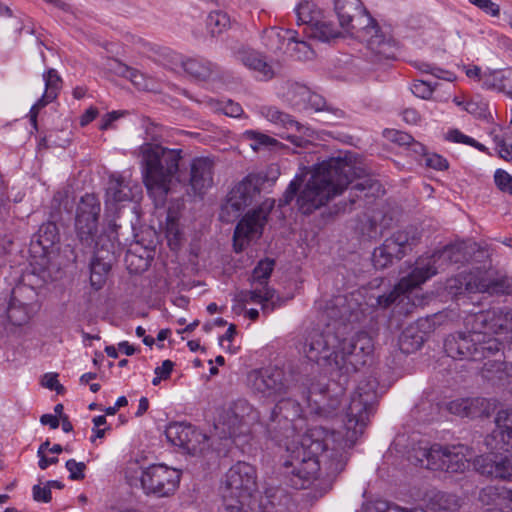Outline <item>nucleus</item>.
I'll use <instances>...</instances> for the list:
<instances>
[{
    "mask_svg": "<svg viewBox=\"0 0 512 512\" xmlns=\"http://www.w3.org/2000/svg\"><path fill=\"white\" fill-rule=\"evenodd\" d=\"M437 83H432L425 80H415L411 91L412 93L422 99H430L435 91Z\"/></svg>",
    "mask_w": 512,
    "mask_h": 512,
    "instance_id": "8fccbe9b",
    "label": "nucleus"
},
{
    "mask_svg": "<svg viewBox=\"0 0 512 512\" xmlns=\"http://www.w3.org/2000/svg\"><path fill=\"white\" fill-rule=\"evenodd\" d=\"M262 183L263 179L255 174H249L237 183L221 206L220 220L230 223L238 219L246 207L251 205L256 196L260 194V184Z\"/></svg>",
    "mask_w": 512,
    "mask_h": 512,
    "instance_id": "4468645a",
    "label": "nucleus"
},
{
    "mask_svg": "<svg viewBox=\"0 0 512 512\" xmlns=\"http://www.w3.org/2000/svg\"><path fill=\"white\" fill-rule=\"evenodd\" d=\"M214 161L209 157H196L190 163L187 179L177 176L179 182L189 186L193 194L203 195L213 185Z\"/></svg>",
    "mask_w": 512,
    "mask_h": 512,
    "instance_id": "6ab92c4d",
    "label": "nucleus"
},
{
    "mask_svg": "<svg viewBox=\"0 0 512 512\" xmlns=\"http://www.w3.org/2000/svg\"><path fill=\"white\" fill-rule=\"evenodd\" d=\"M334 10L340 27L346 31H355L367 49L381 59L384 35L361 0H334Z\"/></svg>",
    "mask_w": 512,
    "mask_h": 512,
    "instance_id": "1a4fd4ad",
    "label": "nucleus"
},
{
    "mask_svg": "<svg viewBox=\"0 0 512 512\" xmlns=\"http://www.w3.org/2000/svg\"><path fill=\"white\" fill-rule=\"evenodd\" d=\"M100 211L99 199L94 194L87 193L81 197L75 216V232L79 242L95 253L90 264V285L95 291L104 287L111 268L101 254L104 245L100 244L101 235L98 230Z\"/></svg>",
    "mask_w": 512,
    "mask_h": 512,
    "instance_id": "39448f33",
    "label": "nucleus"
},
{
    "mask_svg": "<svg viewBox=\"0 0 512 512\" xmlns=\"http://www.w3.org/2000/svg\"><path fill=\"white\" fill-rule=\"evenodd\" d=\"M482 376L487 380L502 379L505 374L504 361L501 359L488 360L481 369Z\"/></svg>",
    "mask_w": 512,
    "mask_h": 512,
    "instance_id": "09e8293b",
    "label": "nucleus"
},
{
    "mask_svg": "<svg viewBox=\"0 0 512 512\" xmlns=\"http://www.w3.org/2000/svg\"><path fill=\"white\" fill-rule=\"evenodd\" d=\"M173 59L187 75L198 81H206L218 72L217 65L202 57L184 58L175 54Z\"/></svg>",
    "mask_w": 512,
    "mask_h": 512,
    "instance_id": "a878e982",
    "label": "nucleus"
},
{
    "mask_svg": "<svg viewBox=\"0 0 512 512\" xmlns=\"http://www.w3.org/2000/svg\"><path fill=\"white\" fill-rule=\"evenodd\" d=\"M495 337L501 340V351L504 349V341L512 342V310H496Z\"/></svg>",
    "mask_w": 512,
    "mask_h": 512,
    "instance_id": "f704fd0d",
    "label": "nucleus"
},
{
    "mask_svg": "<svg viewBox=\"0 0 512 512\" xmlns=\"http://www.w3.org/2000/svg\"><path fill=\"white\" fill-rule=\"evenodd\" d=\"M468 404L470 418L488 417L496 408L494 401L481 397L468 398Z\"/></svg>",
    "mask_w": 512,
    "mask_h": 512,
    "instance_id": "ea45409f",
    "label": "nucleus"
},
{
    "mask_svg": "<svg viewBox=\"0 0 512 512\" xmlns=\"http://www.w3.org/2000/svg\"><path fill=\"white\" fill-rule=\"evenodd\" d=\"M402 54L401 43L392 36H386V60H398Z\"/></svg>",
    "mask_w": 512,
    "mask_h": 512,
    "instance_id": "13d9d810",
    "label": "nucleus"
},
{
    "mask_svg": "<svg viewBox=\"0 0 512 512\" xmlns=\"http://www.w3.org/2000/svg\"><path fill=\"white\" fill-rule=\"evenodd\" d=\"M240 301L252 302L262 305L263 312H271L276 308L275 299L278 300L275 289L271 287L252 286L249 291H242L239 295Z\"/></svg>",
    "mask_w": 512,
    "mask_h": 512,
    "instance_id": "7c9ffc66",
    "label": "nucleus"
},
{
    "mask_svg": "<svg viewBox=\"0 0 512 512\" xmlns=\"http://www.w3.org/2000/svg\"><path fill=\"white\" fill-rule=\"evenodd\" d=\"M447 409L451 414H455L461 417H468V398H459L449 402Z\"/></svg>",
    "mask_w": 512,
    "mask_h": 512,
    "instance_id": "bf43d9fd",
    "label": "nucleus"
},
{
    "mask_svg": "<svg viewBox=\"0 0 512 512\" xmlns=\"http://www.w3.org/2000/svg\"><path fill=\"white\" fill-rule=\"evenodd\" d=\"M422 500L431 512H460L462 506L460 497L435 488L428 489Z\"/></svg>",
    "mask_w": 512,
    "mask_h": 512,
    "instance_id": "bb28decb",
    "label": "nucleus"
},
{
    "mask_svg": "<svg viewBox=\"0 0 512 512\" xmlns=\"http://www.w3.org/2000/svg\"><path fill=\"white\" fill-rule=\"evenodd\" d=\"M464 326L466 332L473 337L477 334L482 343L488 341V338H496V310L469 313L464 317Z\"/></svg>",
    "mask_w": 512,
    "mask_h": 512,
    "instance_id": "412c9836",
    "label": "nucleus"
},
{
    "mask_svg": "<svg viewBox=\"0 0 512 512\" xmlns=\"http://www.w3.org/2000/svg\"><path fill=\"white\" fill-rule=\"evenodd\" d=\"M309 29L310 35L321 41H329L339 35L335 25L331 21L326 20L324 15L316 25L311 26Z\"/></svg>",
    "mask_w": 512,
    "mask_h": 512,
    "instance_id": "a19ab883",
    "label": "nucleus"
},
{
    "mask_svg": "<svg viewBox=\"0 0 512 512\" xmlns=\"http://www.w3.org/2000/svg\"><path fill=\"white\" fill-rule=\"evenodd\" d=\"M283 98L296 111L318 112L326 109V101L321 95L298 82L287 83Z\"/></svg>",
    "mask_w": 512,
    "mask_h": 512,
    "instance_id": "a211bd4d",
    "label": "nucleus"
},
{
    "mask_svg": "<svg viewBox=\"0 0 512 512\" xmlns=\"http://www.w3.org/2000/svg\"><path fill=\"white\" fill-rule=\"evenodd\" d=\"M304 387L307 391V398L303 399L301 394L282 396L270 412L266 422V430L268 435L279 444L284 439L298 436L305 427L303 408L299 399L309 402L313 394L319 393L322 395L326 392V388L320 385L311 384L308 386L304 383Z\"/></svg>",
    "mask_w": 512,
    "mask_h": 512,
    "instance_id": "0eeeda50",
    "label": "nucleus"
},
{
    "mask_svg": "<svg viewBox=\"0 0 512 512\" xmlns=\"http://www.w3.org/2000/svg\"><path fill=\"white\" fill-rule=\"evenodd\" d=\"M295 12L297 16V24L305 25L307 28L316 25L324 15L322 9H320L316 3L308 0L300 2L296 7Z\"/></svg>",
    "mask_w": 512,
    "mask_h": 512,
    "instance_id": "2f4dec72",
    "label": "nucleus"
},
{
    "mask_svg": "<svg viewBox=\"0 0 512 512\" xmlns=\"http://www.w3.org/2000/svg\"><path fill=\"white\" fill-rule=\"evenodd\" d=\"M66 469L69 471V479L82 480L85 477L84 471L86 465L84 462H77L75 459H69L65 464Z\"/></svg>",
    "mask_w": 512,
    "mask_h": 512,
    "instance_id": "4d7b16f0",
    "label": "nucleus"
},
{
    "mask_svg": "<svg viewBox=\"0 0 512 512\" xmlns=\"http://www.w3.org/2000/svg\"><path fill=\"white\" fill-rule=\"evenodd\" d=\"M469 2L493 17H497L500 14L499 5L491 0H469Z\"/></svg>",
    "mask_w": 512,
    "mask_h": 512,
    "instance_id": "680f3d73",
    "label": "nucleus"
},
{
    "mask_svg": "<svg viewBox=\"0 0 512 512\" xmlns=\"http://www.w3.org/2000/svg\"><path fill=\"white\" fill-rule=\"evenodd\" d=\"M420 239L418 229L410 226L393 233L386 239V266L392 258L401 259Z\"/></svg>",
    "mask_w": 512,
    "mask_h": 512,
    "instance_id": "b1692460",
    "label": "nucleus"
},
{
    "mask_svg": "<svg viewBox=\"0 0 512 512\" xmlns=\"http://www.w3.org/2000/svg\"><path fill=\"white\" fill-rule=\"evenodd\" d=\"M59 231L55 223L47 222L40 226L36 235L32 240V244H37L47 253L53 246L59 242Z\"/></svg>",
    "mask_w": 512,
    "mask_h": 512,
    "instance_id": "473e14b6",
    "label": "nucleus"
},
{
    "mask_svg": "<svg viewBox=\"0 0 512 512\" xmlns=\"http://www.w3.org/2000/svg\"><path fill=\"white\" fill-rule=\"evenodd\" d=\"M349 325L342 322L327 324L322 330L309 331L301 345L305 357L337 373L348 377L366 363V357L374 349L372 338L366 332L347 337Z\"/></svg>",
    "mask_w": 512,
    "mask_h": 512,
    "instance_id": "f03ea898",
    "label": "nucleus"
},
{
    "mask_svg": "<svg viewBox=\"0 0 512 512\" xmlns=\"http://www.w3.org/2000/svg\"><path fill=\"white\" fill-rule=\"evenodd\" d=\"M215 108L230 117H240L243 113L241 105L230 99L215 101Z\"/></svg>",
    "mask_w": 512,
    "mask_h": 512,
    "instance_id": "3c124183",
    "label": "nucleus"
},
{
    "mask_svg": "<svg viewBox=\"0 0 512 512\" xmlns=\"http://www.w3.org/2000/svg\"><path fill=\"white\" fill-rule=\"evenodd\" d=\"M478 335L473 337L467 332H456L447 336L444 341L446 354L456 360L482 361L501 351L500 338H488L482 343Z\"/></svg>",
    "mask_w": 512,
    "mask_h": 512,
    "instance_id": "ddd939ff",
    "label": "nucleus"
},
{
    "mask_svg": "<svg viewBox=\"0 0 512 512\" xmlns=\"http://www.w3.org/2000/svg\"><path fill=\"white\" fill-rule=\"evenodd\" d=\"M165 435L173 445L191 455L202 454L209 447L208 437L190 424L170 423Z\"/></svg>",
    "mask_w": 512,
    "mask_h": 512,
    "instance_id": "f3484780",
    "label": "nucleus"
},
{
    "mask_svg": "<svg viewBox=\"0 0 512 512\" xmlns=\"http://www.w3.org/2000/svg\"><path fill=\"white\" fill-rule=\"evenodd\" d=\"M32 308L26 303L20 302L15 296L11 298L7 308V318L15 326H22L31 318Z\"/></svg>",
    "mask_w": 512,
    "mask_h": 512,
    "instance_id": "72a5a7b5",
    "label": "nucleus"
},
{
    "mask_svg": "<svg viewBox=\"0 0 512 512\" xmlns=\"http://www.w3.org/2000/svg\"><path fill=\"white\" fill-rule=\"evenodd\" d=\"M498 154L505 160L512 159V133L506 134L502 139L495 138Z\"/></svg>",
    "mask_w": 512,
    "mask_h": 512,
    "instance_id": "6e6d98bb",
    "label": "nucleus"
},
{
    "mask_svg": "<svg viewBox=\"0 0 512 512\" xmlns=\"http://www.w3.org/2000/svg\"><path fill=\"white\" fill-rule=\"evenodd\" d=\"M143 183L155 202L164 204L173 178L179 170L182 159L181 149H172L158 143L145 142L139 147Z\"/></svg>",
    "mask_w": 512,
    "mask_h": 512,
    "instance_id": "20e7f679",
    "label": "nucleus"
},
{
    "mask_svg": "<svg viewBox=\"0 0 512 512\" xmlns=\"http://www.w3.org/2000/svg\"><path fill=\"white\" fill-rule=\"evenodd\" d=\"M445 453L446 446H441L439 444L430 446L425 468L429 470L443 471Z\"/></svg>",
    "mask_w": 512,
    "mask_h": 512,
    "instance_id": "49530a36",
    "label": "nucleus"
},
{
    "mask_svg": "<svg viewBox=\"0 0 512 512\" xmlns=\"http://www.w3.org/2000/svg\"><path fill=\"white\" fill-rule=\"evenodd\" d=\"M469 282L470 289L476 293H486L490 296L509 295L512 293V279L506 275H495L491 271L477 270V277Z\"/></svg>",
    "mask_w": 512,
    "mask_h": 512,
    "instance_id": "aec40b11",
    "label": "nucleus"
},
{
    "mask_svg": "<svg viewBox=\"0 0 512 512\" xmlns=\"http://www.w3.org/2000/svg\"><path fill=\"white\" fill-rule=\"evenodd\" d=\"M428 452L429 447L427 446L414 447L408 452L407 458L412 464L425 468V463L428 460Z\"/></svg>",
    "mask_w": 512,
    "mask_h": 512,
    "instance_id": "864d4df0",
    "label": "nucleus"
},
{
    "mask_svg": "<svg viewBox=\"0 0 512 512\" xmlns=\"http://www.w3.org/2000/svg\"><path fill=\"white\" fill-rule=\"evenodd\" d=\"M125 477L131 486H139L146 496L165 498L178 489L181 472L165 464L140 467L133 463L126 468Z\"/></svg>",
    "mask_w": 512,
    "mask_h": 512,
    "instance_id": "9d476101",
    "label": "nucleus"
},
{
    "mask_svg": "<svg viewBox=\"0 0 512 512\" xmlns=\"http://www.w3.org/2000/svg\"><path fill=\"white\" fill-rule=\"evenodd\" d=\"M206 25L212 35H218L229 27L230 18L228 14L223 11H213L209 13Z\"/></svg>",
    "mask_w": 512,
    "mask_h": 512,
    "instance_id": "a18cd8bd",
    "label": "nucleus"
},
{
    "mask_svg": "<svg viewBox=\"0 0 512 512\" xmlns=\"http://www.w3.org/2000/svg\"><path fill=\"white\" fill-rule=\"evenodd\" d=\"M363 172L352 163L351 156L331 157L318 164L301 190L303 178L296 175L279 199V206L289 205L297 196L298 210L304 215H310L325 206L331 198L341 194L354 179L357 181L351 187V203L355 202L353 191L362 192L367 198L375 196L381 184L370 175L362 176Z\"/></svg>",
    "mask_w": 512,
    "mask_h": 512,
    "instance_id": "f257e3e1",
    "label": "nucleus"
},
{
    "mask_svg": "<svg viewBox=\"0 0 512 512\" xmlns=\"http://www.w3.org/2000/svg\"><path fill=\"white\" fill-rule=\"evenodd\" d=\"M43 80L45 82V91L42 97L31 107L29 112L30 121L34 127H36L39 110L55 100L62 87V79L55 69H49L45 72L43 74Z\"/></svg>",
    "mask_w": 512,
    "mask_h": 512,
    "instance_id": "cd10ccee",
    "label": "nucleus"
},
{
    "mask_svg": "<svg viewBox=\"0 0 512 512\" xmlns=\"http://www.w3.org/2000/svg\"><path fill=\"white\" fill-rule=\"evenodd\" d=\"M474 277H477V270L469 273H463L457 277L451 278L447 282V289L450 294L455 296L462 295L465 293H476V290L470 289L469 282H473Z\"/></svg>",
    "mask_w": 512,
    "mask_h": 512,
    "instance_id": "58836bf2",
    "label": "nucleus"
},
{
    "mask_svg": "<svg viewBox=\"0 0 512 512\" xmlns=\"http://www.w3.org/2000/svg\"><path fill=\"white\" fill-rule=\"evenodd\" d=\"M412 66L417 69L419 72L424 74H431L437 79H442L445 81L452 82L456 79V76L454 73L442 69L432 63L416 60L412 62Z\"/></svg>",
    "mask_w": 512,
    "mask_h": 512,
    "instance_id": "79ce46f5",
    "label": "nucleus"
},
{
    "mask_svg": "<svg viewBox=\"0 0 512 512\" xmlns=\"http://www.w3.org/2000/svg\"><path fill=\"white\" fill-rule=\"evenodd\" d=\"M281 31L283 36H285V42L288 44L294 43L298 47V50L302 51L304 55L307 56V54L310 52V47L305 41L299 40L297 38L298 33L296 31L290 29Z\"/></svg>",
    "mask_w": 512,
    "mask_h": 512,
    "instance_id": "052dcab7",
    "label": "nucleus"
},
{
    "mask_svg": "<svg viewBox=\"0 0 512 512\" xmlns=\"http://www.w3.org/2000/svg\"><path fill=\"white\" fill-rule=\"evenodd\" d=\"M474 466L482 475L512 481V455H481L475 459Z\"/></svg>",
    "mask_w": 512,
    "mask_h": 512,
    "instance_id": "5701e85b",
    "label": "nucleus"
},
{
    "mask_svg": "<svg viewBox=\"0 0 512 512\" xmlns=\"http://www.w3.org/2000/svg\"><path fill=\"white\" fill-rule=\"evenodd\" d=\"M108 69L117 76L126 77L127 73H129V66L122 63L117 59H109L107 62Z\"/></svg>",
    "mask_w": 512,
    "mask_h": 512,
    "instance_id": "0e129e2a",
    "label": "nucleus"
},
{
    "mask_svg": "<svg viewBox=\"0 0 512 512\" xmlns=\"http://www.w3.org/2000/svg\"><path fill=\"white\" fill-rule=\"evenodd\" d=\"M246 134L253 141L251 143V147L255 151L260 149L262 146H275L278 144V141L275 138L260 132L248 131Z\"/></svg>",
    "mask_w": 512,
    "mask_h": 512,
    "instance_id": "603ef678",
    "label": "nucleus"
},
{
    "mask_svg": "<svg viewBox=\"0 0 512 512\" xmlns=\"http://www.w3.org/2000/svg\"><path fill=\"white\" fill-rule=\"evenodd\" d=\"M43 386L50 390H55L58 394L64 392V387L61 385L57 379V374L47 373L43 377L42 381Z\"/></svg>",
    "mask_w": 512,
    "mask_h": 512,
    "instance_id": "69168bd1",
    "label": "nucleus"
},
{
    "mask_svg": "<svg viewBox=\"0 0 512 512\" xmlns=\"http://www.w3.org/2000/svg\"><path fill=\"white\" fill-rule=\"evenodd\" d=\"M262 42L268 50L277 53L283 50L285 36L276 28L267 29L262 35Z\"/></svg>",
    "mask_w": 512,
    "mask_h": 512,
    "instance_id": "de8ad7c7",
    "label": "nucleus"
},
{
    "mask_svg": "<svg viewBox=\"0 0 512 512\" xmlns=\"http://www.w3.org/2000/svg\"><path fill=\"white\" fill-rule=\"evenodd\" d=\"M425 162L428 167L436 170H445L448 168V161L438 154H427Z\"/></svg>",
    "mask_w": 512,
    "mask_h": 512,
    "instance_id": "e2e57ef3",
    "label": "nucleus"
},
{
    "mask_svg": "<svg viewBox=\"0 0 512 512\" xmlns=\"http://www.w3.org/2000/svg\"><path fill=\"white\" fill-rule=\"evenodd\" d=\"M471 456L470 449L465 445L446 446L443 471L448 473L464 472L469 467Z\"/></svg>",
    "mask_w": 512,
    "mask_h": 512,
    "instance_id": "c756f323",
    "label": "nucleus"
},
{
    "mask_svg": "<svg viewBox=\"0 0 512 512\" xmlns=\"http://www.w3.org/2000/svg\"><path fill=\"white\" fill-rule=\"evenodd\" d=\"M465 256L459 245H447L442 250L435 251L431 255H423L415 262V267L409 275L403 277L396 285L394 292L386 295V307L398 299L394 312L402 313L405 306V314L415 308L410 303L408 291L418 287L440 271H444L449 265L460 263Z\"/></svg>",
    "mask_w": 512,
    "mask_h": 512,
    "instance_id": "423d86ee",
    "label": "nucleus"
},
{
    "mask_svg": "<svg viewBox=\"0 0 512 512\" xmlns=\"http://www.w3.org/2000/svg\"><path fill=\"white\" fill-rule=\"evenodd\" d=\"M239 58L246 67L260 72L264 77L271 78L273 76L271 66L258 53L242 52Z\"/></svg>",
    "mask_w": 512,
    "mask_h": 512,
    "instance_id": "e433bc0d",
    "label": "nucleus"
},
{
    "mask_svg": "<svg viewBox=\"0 0 512 512\" xmlns=\"http://www.w3.org/2000/svg\"><path fill=\"white\" fill-rule=\"evenodd\" d=\"M248 386L261 398L278 400L285 395L301 394L307 398V391L299 372L292 368L266 366L248 373Z\"/></svg>",
    "mask_w": 512,
    "mask_h": 512,
    "instance_id": "6e6552de",
    "label": "nucleus"
},
{
    "mask_svg": "<svg viewBox=\"0 0 512 512\" xmlns=\"http://www.w3.org/2000/svg\"><path fill=\"white\" fill-rule=\"evenodd\" d=\"M398 344L403 353L409 354L421 348L423 337L419 334H414L411 329H405L399 336Z\"/></svg>",
    "mask_w": 512,
    "mask_h": 512,
    "instance_id": "37998d69",
    "label": "nucleus"
},
{
    "mask_svg": "<svg viewBox=\"0 0 512 512\" xmlns=\"http://www.w3.org/2000/svg\"><path fill=\"white\" fill-rule=\"evenodd\" d=\"M320 427L307 429L300 440L287 444L283 462L284 473L290 476L291 485L305 489L317 479L321 467L328 475L340 473L346 464L344 455L338 450L328 452Z\"/></svg>",
    "mask_w": 512,
    "mask_h": 512,
    "instance_id": "7ed1b4c3",
    "label": "nucleus"
},
{
    "mask_svg": "<svg viewBox=\"0 0 512 512\" xmlns=\"http://www.w3.org/2000/svg\"><path fill=\"white\" fill-rule=\"evenodd\" d=\"M275 205V200L266 198L256 209L248 212L237 224L234 231L235 246L248 243L262 234L268 216Z\"/></svg>",
    "mask_w": 512,
    "mask_h": 512,
    "instance_id": "2eb2a0df",
    "label": "nucleus"
},
{
    "mask_svg": "<svg viewBox=\"0 0 512 512\" xmlns=\"http://www.w3.org/2000/svg\"><path fill=\"white\" fill-rule=\"evenodd\" d=\"M259 507L262 512H292L294 503L285 489L269 486L260 498Z\"/></svg>",
    "mask_w": 512,
    "mask_h": 512,
    "instance_id": "c85d7f7f",
    "label": "nucleus"
},
{
    "mask_svg": "<svg viewBox=\"0 0 512 512\" xmlns=\"http://www.w3.org/2000/svg\"><path fill=\"white\" fill-rule=\"evenodd\" d=\"M125 78L129 79L138 89L147 88L144 74L135 68L130 67Z\"/></svg>",
    "mask_w": 512,
    "mask_h": 512,
    "instance_id": "338daca9",
    "label": "nucleus"
},
{
    "mask_svg": "<svg viewBox=\"0 0 512 512\" xmlns=\"http://www.w3.org/2000/svg\"><path fill=\"white\" fill-rule=\"evenodd\" d=\"M257 490L255 468L239 461L227 471L224 481L223 498L227 512H247L244 506L250 504Z\"/></svg>",
    "mask_w": 512,
    "mask_h": 512,
    "instance_id": "9b49d317",
    "label": "nucleus"
},
{
    "mask_svg": "<svg viewBox=\"0 0 512 512\" xmlns=\"http://www.w3.org/2000/svg\"><path fill=\"white\" fill-rule=\"evenodd\" d=\"M386 141L391 144L398 145L399 147L413 145L415 152L424 150L420 143L414 142V139L410 134L395 129H386Z\"/></svg>",
    "mask_w": 512,
    "mask_h": 512,
    "instance_id": "c03bdc74",
    "label": "nucleus"
},
{
    "mask_svg": "<svg viewBox=\"0 0 512 512\" xmlns=\"http://www.w3.org/2000/svg\"><path fill=\"white\" fill-rule=\"evenodd\" d=\"M376 393L372 385H359L351 396L346 410L342 449L351 448L362 435L370 415L374 411Z\"/></svg>",
    "mask_w": 512,
    "mask_h": 512,
    "instance_id": "f8f14e48",
    "label": "nucleus"
},
{
    "mask_svg": "<svg viewBox=\"0 0 512 512\" xmlns=\"http://www.w3.org/2000/svg\"><path fill=\"white\" fill-rule=\"evenodd\" d=\"M496 428L486 438V444L492 450L509 451L512 449V408L501 409L495 418Z\"/></svg>",
    "mask_w": 512,
    "mask_h": 512,
    "instance_id": "4be33fe9",
    "label": "nucleus"
},
{
    "mask_svg": "<svg viewBox=\"0 0 512 512\" xmlns=\"http://www.w3.org/2000/svg\"><path fill=\"white\" fill-rule=\"evenodd\" d=\"M141 186L120 174H113L109 178L106 190L107 202H130L141 196Z\"/></svg>",
    "mask_w": 512,
    "mask_h": 512,
    "instance_id": "393cba45",
    "label": "nucleus"
},
{
    "mask_svg": "<svg viewBox=\"0 0 512 512\" xmlns=\"http://www.w3.org/2000/svg\"><path fill=\"white\" fill-rule=\"evenodd\" d=\"M494 181L502 192L512 195V176L508 172L501 169L496 170Z\"/></svg>",
    "mask_w": 512,
    "mask_h": 512,
    "instance_id": "5fc2aeb1",
    "label": "nucleus"
},
{
    "mask_svg": "<svg viewBox=\"0 0 512 512\" xmlns=\"http://www.w3.org/2000/svg\"><path fill=\"white\" fill-rule=\"evenodd\" d=\"M259 113L275 126L285 129L287 132L281 135L297 147H304L308 140L309 129L295 120L290 114L281 111L275 106L264 105L259 108Z\"/></svg>",
    "mask_w": 512,
    "mask_h": 512,
    "instance_id": "dca6fc26",
    "label": "nucleus"
},
{
    "mask_svg": "<svg viewBox=\"0 0 512 512\" xmlns=\"http://www.w3.org/2000/svg\"><path fill=\"white\" fill-rule=\"evenodd\" d=\"M512 496V490L504 486L488 485L479 491L478 500L483 505H491L499 500H508Z\"/></svg>",
    "mask_w": 512,
    "mask_h": 512,
    "instance_id": "c9c22d12",
    "label": "nucleus"
},
{
    "mask_svg": "<svg viewBox=\"0 0 512 512\" xmlns=\"http://www.w3.org/2000/svg\"><path fill=\"white\" fill-rule=\"evenodd\" d=\"M275 262L272 259L266 258L257 264V266L253 269L251 276V286L258 287H270L268 285L270 276L273 272Z\"/></svg>",
    "mask_w": 512,
    "mask_h": 512,
    "instance_id": "4c0bfd02",
    "label": "nucleus"
},
{
    "mask_svg": "<svg viewBox=\"0 0 512 512\" xmlns=\"http://www.w3.org/2000/svg\"><path fill=\"white\" fill-rule=\"evenodd\" d=\"M33 499L37 502L48 503L51 500V490L49 487L40 485L33 486Z\"/></svg>",
    "mask_w": 512,
    "mask_h": 512,
    "instance_id": "774afa93",
    "label": "nucleus"
}]
</instances>
